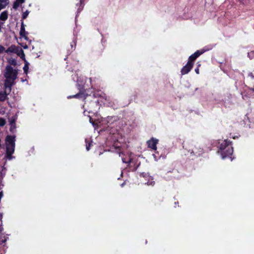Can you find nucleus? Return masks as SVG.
<instances>
[{
    "label": "nucleus",
    "mask_w": 254,
    "mask_h": 254,
    "mask_svg": "<svg viewBox=\"0 0 254 254\" xmlns=\"http://www.w3.org/2000/svg\"><path fill=\"white\" fill-rule=\"evenodd\" d=\"M5 52L7 53H16V47L15 45H11L10 47H8L7 49L5 51Z\"/></svg>",
    "instance_id": "nucleus-15"
},
{
    "label": "nucleus",
    "mask_w": 254,
    "mask_h": 254,
    "mask_svg": "<svg viewBox=\"0 0 254 254\" xmlns=\"http://www.w3.org/2000/svg\"><path fill=\"white\" fill-rule=\"evenodd\" d=\"M159 140L158 139L152 137L150 140L147 141V145L148 148H151L153 150L157 149V144L158 143Z\"/></svg>",
    "instance_id": "nucleus-5"
},
{
    "label": "nucleus",
    "mask_w": 254,
    "mask_h": 254,
    "mask_svg": "<svg viewBox=\"0 0 254 254\" xmlns=\"http://www.w3.org/2000/svg\"><path fill=\"white\" fill-rule=\"evenodd\" d=\"M193 65L187 62V64L181 69V75H185L188 74L193 68Z\"/></svg>",
    "instance_id": "nucleus-6"
},
{
    "label": "nucleus",
    "mask_w": 254,
    "mask_h": 254,
    "mask_svg": "<svg viewBox=\"0 0 254 254\" xmlns=\"http://www.w3.org/2000/svg\"><path fill=\"white\" fill-rule=\"evenodd\" d=\"M27 34V32H26L25 29V25L24 24V22L23 21L21 22V28L19 32L20 36L21 38H24L25 39L27 40V37L26 36V34Z\"/></svg>",
    "instance_id": "nucleus-10"
},
{
    "label": "nucleus",
    "mask_w": 254,
    "mask_h": 254,
    "mask_svg": "<svg viewBox=\"0 0 254 254\" xmlns=\"http://www.w3.org/2000/svg\"><path fill=\"white\" fill-rule=\"evenodd\" d=\"M2 214L0 213V218L1 219L2 218Z\"/></svg>",
    "instance_id": "nucleus-29"
},
{
    "label": "nucleus",
    "mask_w": 254,
    "mask_h": 254,
    "mask_svg": "<svg viewBox=\"0 0 254 254\" xmlns=\"http://www.w3.org/2000/svg\"><path fill=\"white\" fill-rule=\"evenodd\" d=\"M109 119H112V117L110 118L109 117H108V119L109 120Z\"/></svg>",
    "instance_id": "nucleus-30"
},
{
    "label": "nucleus",
    "mask_w": 254,
    "mask_h": 254,
    "mask_svg": "<svg viewBox=\"0 0 254 254\" xmlns=\"http://www.w3.org/2000/svg\"><path fill=\"white\" fill-rule=\"evenodd\" d=\"M87 97V94H86L84 92L80 91L79 93H77V94L72 95V96H69L67 98L69 99L72 98H78V99H82L83 100L86 99V98Z\"/></svg>",
    "instance_id": "nucleus-9"
},
{
    "label": "nucleus",
    "mask_w": 254,
    "mask_h": 254,
    "mask_svg": "<svg viewBox=\"0 0 254 254\" xmlns=\"http://www.w3.org/2000/svg\"><path fill=\"white\" fill-rule=\"evenodd\" d=\"M29 13V11L28 10H26L24 12H23L22 15V20L26 19Z\"/></svg>",
    "instance_id": "nucleus-20"
},
{
    "label": "nucleus",
    "mask_w": 254,
    "mask_h": 254,
    "mask_svg": "<svg viewBox=\"0 0 254 254\" xmlns=\"http://www.w3.org/2000/svg\"><path fill=\"white\" fill-rule=\"evenodd\" d=\"M203 153V149L199 148V149H197L196 148H194L192 150L191 153H193L195 156H199L202 154Z\"/></svg>",
    "instance_id": "nucleus-11"
},
{
    "label": "nucleus",
    "mask_w": 254,
    "mask_h": 254,
    "mask_svg": "<svg viewBox=\"0 0 254 254\" xmlns=\"http://www.w3.org/2000/svg\"><path fill=\"white\" fill-rule=\"evenodd\" d=\"M7 4V0H0V10L5 8Z\"/></svg>",
    "instance_id": "nucleus-16"
},
{
    "label": "nucleus",
    "mask_w": 254,
    "mask_h": 254,
    "mask_svg": "<svg viewBox=\"0 0 254 254\" xmlns=\"http://www.w3.org/2000/svg\"><path fill=\"white\" fill-rule=\"evenodd\" d=\"M29 64L28 63V62L26 60H25L24 66L23 67V70H24V72L25 74H27V73H28V69H29Z\"/></svg>",
    "instance_id": "nucleus-18"
},
{
    "label": "nucleus",
    "mask_w": 254,
    "mask_h": 254,
    "mask_svg": "<svg viewBox=\"0 0 254 254\" xmlns=\"http://www.w3.org/2000/svg\"><path fill=\"white\" fill-rule=\"evenodd\" d=\"M21 54L20 55V58L22 59V60L24 61V62H25V60H26L25 59V54H24V51L21 49Z\"/></svg>",
    "instance_id": "nucleus-23"
},
{
    "label": "nucleus",
    "mask_w": 254,
    "mask_h": 254,
    "mask_svg": "<svg viewBox=\"0 0 254 254\" xmlns=\"http://www.w3.org/2000/svg\"><path fill=\"white\" fill-rule=\"evenodd\" d=\"M8 94L6 93V91L3 92L0 91V101L3 102L7 98Z\"/></svg>",
    "instance_id": "nucleus-13"
},
{
    "label": "nucleus",
    "mask_w": 254,
    "mask_h": 254,
    "mask_svg": "<svg viewBox=\"0 0 254 254\" xmlns=\"http://www.w3.org/2000/svg\"><path fill=\"white\" fill-rule=\"evenodd\" d=\"M8 63L9 64V65H13L16 66L17 65V61L15 59H12L11 60H9L8 61Z\"/></svg>",
    "instance_id": "nucleus-19"
},
{
    "label": "nucleus",
    "mask_w": 254,
    "mask_h": 254,
    "mask_svg": "<svg viewBox=\"0 0 254 254\" xmlns=\"http://www.w3.org/2000/svg\"><path fill=\"white\" fill-rule=\"evenodd\" d=\"M91 144V143H89L88 145H86V149H87V150L88 151L90 149V147Z\"/></svg>",
    "instance_id": "nucleus-28"
},
{
    "label": "nucleus",
    "mask_w": 254,
    "mask_h": 254,
    "mask_svg": "<svg viewBox=\"0 0 254 254\" xmlns=\"http://www.w3.org/2000/svg\"><path fill=\"white\" fill-rule=\"evenodd\" d=\"M122 161L124 163H127L128 164V166H129L132 161V159H129L128 161H126L125 158H122Z\"/></svg>",
    "instance_id": "nucleus-24"
},
{
    "label": "nucleus",
    "mask_w": 254,
    "mask_h": 254,
    "mask_svg": "<svg viewBox=\"0 0 254 254\" xmlns=\"http://www.w3.org/2000/svg\"><path fill=\"white\" fill-rule=\"evenodd\" d=\"M6 123L5 120L2 118H0V127H3Z\"/></svg>",
    "instance_id": "nucleus-22"
},
{
    "label": "nucleus",
    "mask_w": 254,
    "mask_h": 254,
    "mask_svg": "<svg viewBox=\"0 0 254 254\" xmlns=\"http://www.w3.org/2000/svg\"><path fill=\"white\" fill-rule=\"evenodd\" d=\"M18 71L16 69H14L10 65H7L5 67V71L4 73V76L5 78H10L15 80L17 77Z\"/></svg>",
    "instance_id": "nucleus-3"
},
{
    "label": "nucleus",
    "mask_w": 254,
    "mask_h": 254,
    "mask_svg": "<svg viewBox=\"0 0 254 254\" xmlns=\"http://www.w3.org/2000/svg\"><path fill=\"white\" fill-rule=\"evenodd\" d=\"M146 177L148 178V181L147 182H145L144 183L148 186H153L155 184V182L153 180V179L148 175H147Z\"/></svg>",
    "instance_id": "nucleus-17"
},
{
    "label": "nucleus",
    "mask_w": 254,
    "mask_h": 254,
    "mask_svg": "<svg viewBox=\"0 0 254 254\" xmlns=\"http://www.w3.org/2000/svg\"><path fill=\"white\" fill-rule=\"evenodd\" d=\"M25 0H16L13 4V8L14 9H17L20 4H22L25 2Z\"/></svg>",
    "instance_id": "nucleus-12"
},
{
    "label": "nucleus",
    "mask_w": 254,
    "mask_h": 254,
    "mask_svg": "<svg viewBox=\"0 0 254 254\" xmlns=\"http://www.w3.org/2000/svg\"><path fill=\"white\" fill-rule=\"evenodd\" d=\"M204 53L203 51L197 50L194 53L190 56L188 59V63L194 65V62L196 59Z\"/></svg>",
    "instance_id": "nucleus-4"
},
{
    "label": "nucleus",
    "mask_w": 254,
    "mask_h": 254,
    "mask_svg": "<svg viewBox=\"0 0 254 254\" xmlns=\"http://www.w3.org/2000/svg\"><path fill=\"white\" fill-rule=\"evenodd\" d=\"M14 80L10 78H5L4 87L5 89H8L9 91L10 92L11 90V87L14 84Z\"/></svg>",
    "instance_id": "nucleus-8"
},
{
    "label": "nucleus",
    "mask_w": 254,
    "mask_h": 254,
    "mask_svg": "<svg viewBox=\"0 0 254 254\" xmlns=\"http://www.w3.org/2000/svg\"><path fill=\"white\" fill-rule=\"evenodd\" d=\"M15 135H8L5 137V154L3 159L11 160L15 157L12 156L15 147Z\"/></svg>",
    "instance_id": "nucleus-1"
},
{
    "label": "nucleus",
    "mask_w": 254,
    "mask_h": 254,
    "mask_svg": "<svg viewBox=\"0 0 254 254\" xmlns=\"http://www.w3.org/2000/svg\"><path fill=\"white\" fill-rule=\"evenodd\" d=\"M8 18V13L7 11L2 12L0 15V19L2 21H5Z\"/></svg>",
    "instance_id": "nucleus-14"
},
{
    "label": "nucleus",
    "mask_w": 254,
    "mask_h": 254,
    "mask_svg": "<svg viewBox=\"0 0 254 254\" xmlns=\"http://www.w3.org/2000/svg\"><path fill=\"white\" fill-rule=\"evenodd\" d=\"M248 76L252 79H254V70L249 73Z\"/></svg>",
    "instance_id": "nucleus-25"
},
{
    "label": "nucleus",
    "mask_w": 254,
    "mask_h": 254,
    "mask_svg": "<svg viewBox=\"0 0 254 254\" xmlns=\"http://www.w3.org/2000/svg\"><path fill=\"white\" fill-rule=\"evenodd\" d=\"M76 42L74 40H73L70 43V47H71V51H73L75 49V46H76Z\"/></svg>",
    "instance_id": "nucleus-21"
},
{
    "label": "nucleus",
    "mask_w": 254,
    "mask_h": 254,
    "mask_svg": "<svg viewBox=\"0 0 254 254\" xmlns=\"http://www.w3.org/2000/svg\"><path fill=\"white\" fill-rule=\"evenodd\" d=\"M219 152L223 159L230 157L233 153L232 142L227 139L223 140L220 145Z\"/></svg>",
    "instance_id": "nucleus-2"
},
{
    "label": "nucleus",
    "mask_w": 254,
    "mask_h": 254,
    "mask_svg": "<svg viewBox=\"0 0 254 254\" xmlns=\"http://www.w3.org/2000/svg\"><path fill=\"white\" fill-rule=\"evenodd\" d=\"M5 50L4 47L0 45V54L2 53Z\"/></svg>",
    "instance_id": "nucleus-26"
},
{
    "label": "nucleus",
    "mask_w": 254,
    "mask_h": 254,
    "mask_svg": "<svg viewBox=\"0 0 254 254\" xmlns=\"http://www.w3.org/2000/svg\"><path fill=\"white\" fill-rule=\"evenodd\" d=\"M199 65L196 67L195 68V72H196V74H199Z\"/></svg>",
    "instance_id": "nucleus-27"
},
{
    "label": "nucleus",
    "mask_w": 254,
    "mask_h": 254,
    "mask_svg": "<svg viewBox=\"0 0 254 254\" xmlns=\"http://www.w3.org/2000/svg\"><path fill=\"white\" fill-rule=\"evenodd\" d=\"M17 117L12 116L9 120V125L10 126L9 130L11 133H14L16 130V121Z\"/></svg>",
    "instance_id": "nucleus-7"
}]
</instances>
